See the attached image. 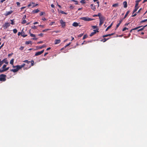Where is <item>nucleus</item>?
I'll use <instances>...</instances> for the list:
<instances>
[{
  "label": "nucleus",
  "instance_id": "obj_34",
  "mask_svg": "<svg viewBox=\"0 0 147 147\" xmlns=\"http://www.w3.org/2000/svg\"><path fill=\"white\" fill-rule=\"evenodd\" d=\"M136 5H135V7H138V5L139 3L137 2V1H136Z\"/></svg>",
  "mask_w": 147,
  "mask_h": 147
},
{
  "label": "nucleus",
  "instance_id": "obj_7",
  "mask_svg": "<svg viewBox=\"0 0 147 147\" xmlns=\"http://www.w3.org/2000/svg\"><path fill=\"white\" fill-rule=\"evenodd\" d=\"M93 31L94 32L91 33L90 35V36L91 37L92 36L94 35L95 34L96 32H99L98 30H94Z\"/></svg>",
  "mask_w": 147,
  "mask_h": 147
},
{
  "label": "nucleus",
  "instance_id": "obj_47",
  "mask_svg": "<svg viewBox=\"0 0 147 147\" xmlns=\"http://www.w3.org/2000/svg\"><path fill=\"white\" fill-rule=\"evenodd\" d=\"M16 4L18 6H20V3L19 2H16Z\"/></svg>",
  "mask_w": 147,
  "mask_h": 147
},
{
  "label": "nucleus",
  "instance_id": "obj_30",
  "mask_svg": "<svg viewBox=\"0 0 147 147\" xmlns=\"http://www.w3.org/2000/svg\"><path fill=\"white\" fill-rule=\"evenodd\" d=\"M50 30H51V29H46L45 30H42V32H45L46 31H47Z\"/></svg>",
  "mask_w": 147,
  "mask_h": 147
},
{
  "label": "nucleus",
  "instance_id": "obj_2",
  "mask_svg": "<svg viewBox=\"0 0 147 147\" xmlns=\"http://www.w3.org/2000/svg\"><path fill=\"white\" fill-rule=\"evenodd\" d=\"M80 19L86 21H89L93 20V19L88 17H83L80 18Z\"/></svg>",
  "mask_w": 147,
  "mask_h": 147
},
{
  "label": "nucleus",
  "instance_id": "obj_64",
  "mask_svg": "<svg viewBox=\"0 0 147 147\" xmlns=\"http://www.w3.org/2000/svg\"><path fill=\"white\" fill-rule=\"evenodd\" d=\"M74 8V7H73L72 5H71L70 6V8L71 9H73Z\"/></svg>",
  "mask_w": 147,
  "mask_h": 147
},
{
  "label": "nucleus",
  "instance_id": "obj_11",
  "mask_svg": "<svg viewBox=\"0 0 147 147\" xmlns=\"http://www.w3.org/2000/svg\"><path fill=\"white\" fill-rule=\"evenodd\" d=\"M39 11V10L38 9H37L33 10L32 11V13H38Z\"/></svg>",
  "mask_w": 147,
  "mask_h": 147
},
{
  "label": "nucleus",
  "instance_id": "obj_24",
  "mask_svg": "<svg viewBox=\"0 0 147 147\" xmlns=\"http://www.w3.org/2000/svg\"><path fill=\"white\" fill-rule=\"evenodd\" d=\"M24 62H25L26 63H27V64H30V61H29L28 60H25L24 61H23Z\"/></svg>",
  "mask_w": 147,
  "mask_h": 147
},
{
  "label": "nucleus",
  "instance_id": "obj_39",
  "mask_svg": "<svg viewBox=\"0 0 147 147\" xmlns=\"http://www.w3.org/2000/svg\"><path fill=\"white\" fill-rule=\"evenodd\" d=\"M38 5L37 4H35V3H34V4H32V7H35L37 6Z\"/></svg>",
  "mask_w": 147,
  "mask_h": 147
},
{
  "label": "nucleus",
  "instance_id": "obj_37",
  "mask_svg": "<svg viewBox=\"0 0 147 147\" xmlns=\"http://www.w3.org/2000/svg\"><path fill=\"white\" fill-rule=\"evenodd\" d=\"M128 28H127L126 27H124L122 30V31H125L126 30H128Z\"/></svg>",
  "mask_w": 147,
  "mask_h": 147
},
{
  "label": "nucleus",
  "instance_id": "obj_43",
  "mask_svg": "<svg viewBox=\"0 0 147 147\" xmlns=\"http://www.w3.org/2000/svg\"><path fill=\"white\" fill-rule=\"evenodd\" d=\"M6 66H7L6 65H3V67H2V68L3 69H5L6 68L5 67H6Z\"/></svg>",
  "mask_w": 147,
  "mask_h": 147
},
{
  "label": "nucleus",
  "instance_id": "obj_29",
  "mask_svg": "<svg viewBox=\"0 0 147 147\" xmlns=\"http://www.w3.org/2000/svg\"><path fill=\"white\" fill-rule=\"evenodd\" d=\"M80 2L81 3L84 4L86 3V1L85 0H81Z\"/></svg>",
  "mask_w": 147,
  "mask_h": 147
},
{
  "label": "nucleus",
  "instance_id": "obj_22",
  "mask_svg": "<svg viewBox=\"0 0 147 147\" xmlns=\"http://www.w3.org/2000/svg\"><path fill=\"white\" fill-rule=\"evenodd\" d=\"M32 4H34V3L30 2V3L28 5V7H30L31 6L32 7Z\"/></svg>",
  "mask_w": 147,
  "mask_h": 147
},
{
  "label": "nucleus",
  "instance_id": "obj_16",
  "mask_svg": "<svg viewBox=\"0 0 147 147\" xmlns=\"http://www.w3.org/2000/svg\"><path fill=\"white\" fill-rule=\"evenodd\" d=\"M78 25V23L76 22H74L72 24V26L74 27H77Z\"/></svg>",
  "mask_w": 147,
  "mask_h": 147
},
{
  "label": "nucleus",
  "instance_id": "obj_63",
  "mask_svg": "<svg viewBox=\"0 0 147 147\" xmlns=\"http://www.w3.org/2000/svg\"><path fill=\"white\" fill-rule=\"evenodd\" d=\"M60 12L61 13L64 14V12L63 11H62V10H60Z\"/></svg>",
  "mask_w": 147,
  "mask_h": 147
},
{
  "label": "nucleus",
  "instance_id": "obj_20",
  "mask_svg": "<svg viewBox=\"0 0 147 147\" xmlns=\"http://www.w3.org/2000/svg\"><path fill=\"white\" fill-rule=\"evenodd\" d=\"M30 63H31V64L30 65H29V68H30L31 66L34 65V61L33 60H32L31 61H30Z\"/></svg>",
  "mask_w": 147,
  "mask_h": 147
},
{
  "label": "nucleus",
  "instance_id": "obj_23",
  "mask_svg": "<svg viewBox=\"0 0 147 147\" xmlns=\"http://www.w3.org/2000/svg\"><path fill=\"white\" fill-rule=\"evenodd\" d=\"M118 6H119L118 3H115V4H113V5L112 6L114 7H116Z\"/></svg>",
  "mask_w": 147,
  "mask_h": 147
},
{
  "label": "nucleus",
  "instance_id": "obj_41",
  "mask_svg": "<svg viewBox=\"0 0 147 147\" xmlns=\"http://www.w3.org/2000/svg\"><path fill=\"white\" fill-rule=\"evenodd\" d=\"M124 19H123V18L122 19H120L119 21V23H120V24H121V23L122 22L123 20H124Z\"/></svg>",
  "mask_w": 147,
  "mask_h": 147
},
{
  "label": "nucleus",
  "instance_id": "obj_14",
  "mask_svg": "<svg viewBox=\"0 0 147 147\" xmlns=\"http://www.w3.org/2000/svg\"><path fill=\"white\" fill-rule=\"evenodd\" d=\"M30 30H29V34H30V36L32 37H35L36 36L35 35L31 33L30 32Z\"/></svg>",
  "mask_w": 147,
  "mask_h": 147
},
{
  "label": "nucleus",
  "instance_id": "obj_10",
  "mask_svg": "<svg viewBox=\"0 0 147 147\" xmlns=\"http://www.w3.org/2000/svg\"><path fill=\"white\" fill-rule=\"evenodd\" d=\"M91 7V9L94 11H95L96 9L95 6L93 4H92L90 5Z\"/></svg>",
  "mask_w": 147,
  "mask_h": 147
},
{
  "label": "nucleus",
  "instance_id": "obj_61",
  "mask_svg": "<svg viewBox=\"0 0 147 147\" xmlns=\"http://www.w3.org/2000/svg\"><path fill=\"white\" fill-rule=\"evenodd\" d=\"M103 23L102 22H100V23L99 24V26H100Z\"/></svg>",
  "mask_w": 147,
  "mask_h": 147
},
{
  "label": "nucleus",
  "instance_id": "obj_40",
  "mask_svg": "<svg viewBox=\"0 0 147 147\" xmlns=\"http://www.w3.org/2000/svg\"><path fill=\"white\" fill-rule=\"evenodd\" d=\"M97 16L99 17V18L101 17V14L100 13H98L97 15Z\"/></svg>",
  "mask_w": 147,
  "mask_h": 147
},
{
  "label": "nucleus",
  "instance_id": "obj_56",
  "mask_svg": "<svg viewBox=\"0 0 147 147\" xmlns=\"http://www.w3.org/2000/svg\"><path fill=\"white\" fill-rule=\"evenodd\" d=\"M120 24L119 23L116 26V28H117L119 25H120Z\"/></svg>",
  "mask_w": 147,
  "mask_h": 147
},
{
  "label": "nucleus",
  "instance_id": "obj_59",
  "mask_svg": "<svg viewBox=\"0 0 147 147\" xmlns=\"http://www.w3.org/2000/svg\"><path fill=\"white\" fill-rule=\"evenodd\" d=\"M142 8H140L139 9V10L137 12H136V13H139L140 12V11L142 10Z\"/></svg>",
  "mask_w": 147,
  "mask_h": 147
},
{
  "label": "nucleus",
  "instance_id": "obj_46",
  "mask_svg": "<svg viewBox=\"0 0 147 147\" xmlns=\"http://www.w3.org/2000/svg\"><path fill=\"white\" fill-rule=\"evenodd\" d=\"M114 34H115L114 33H112V34H108V36H111L113 35Z\"/></svg>",
  "mask_w": 147,
  "mask_h": 147
},
{
  "label": "nucleus",
  "instance_id": "obj_52",
  "mask_svg": "<svg viewBox=\"0 0 147 147\" xmlns=\"http://www.w3.org/2000/svg\"><path fill=\"white\" fill-rule=\"evenodd\" d=\"M83 35V34H80L78 36V37H82V36Z\"/></svg>",
  "mask_w": 147,
  "mask_h": 147
},
{
  "label": "nucleus",
  "instance_id": "obj_19",
  "mask_svg": "<svg viewBox=\"0 0 147 147\" xmlns=\"http://www.w3.org/2000/svg\"><path fill=\"white\" fill-rule=\"evenodd\" d=\"M147 26V25H145V26H144L142 28H141L139 29H138V30H137V31L138 32H139V31H142L144 29V28L146 27V26Z\"/></svg>",
  "mask_w": 147,
  "mask_h": 147
},
{
  "label": "nucleus",
  "instance_id": "obj_42",
  "mask_svg": "<svg viewBox=\"0 0 147 147\" xmlns=\"http://www.w3.org/2000/svg\"><path fill=\"white\" fill-rule=\"evenodd\" d=\"M147 21V19H145V20H142L141 22V23H143V22H145L146 21Z\"/></svg>",
  "mask_w": 147,
  "mask_h": 147
},
{
  "label": "nucleus",
  "instance_id": "obj_33",
  "mask_svg": "<svg viewBox=\"0 0 147 147\" xmlns=\"http://www.w3.org/2000/svg\"><path fill=\"white\" fill-rule=\"evenodd\" d=\"M109 38H104L103 40V42H105L107 40H108Z\"/></svg>",
  "mask_w": 147,
  "mask_h": 147
},
{
  "label": "nucleus",
  "instance_id": "obj_36",
  "mask_svg": "<svg viewBox=\"0 0 147 147\" xmlns=\"http://www.w3.org/2000/svg\"><path fill=\"white\" fill-rule=\"evenodd\" d=\"M31 28L34 29H35L36 28V26L34 25L32 26Z\"/></svg>",
  "mask_w": 147,
  "mask_h": 147
},
{
  "label": "nucleus",
  "instance_id": "obj_26",
  "mask_svg": "<svg viewBox=\"0 0 147 147\" xmlns=\"http://www.w3.org/2000/svg\"><path fill=\"white\" fill-rule=\"evenodd\" d=\"M13 62H14V59H12L11 60L10 62V64L13 65Z\"/></svg>",
  "mask_w": 147,
  "mask_h": 147
},
{
  "label": "nucleus",
  "instance_id": "obj_48",
  "mask_svg": "<svg viewBox=\"0 0 147 147\" xmlns=\"http://www.w3.org/2000/svg\"><path fill=\"white\" fill-rule=\"evenodd\" d=\"M5 71L4 69H0V73H2Z\"/></svg>",
  "mask_w": 147,
  "mask_h": 147
},
{
  "label": "nucleus",
  "instance_id": "obj_5",
  "mask_svg": "<svg viewBox=\"0 0 147 147\" xmlns=\"http://www.w3.org/2000/svg\"><path fill=\"white\" fill-rule=\"evenodd\" d=\"M44 50L43 49L41 51H39V52L36 53L35 54V56H36L39 55H41V54H42V53H43L44 52Z\"/></svg>",
  "mask_w": 147,
  "mask_h": 147
},
{
  "label": "nucleus",
  "instance_id": "obj_32",
  "mask_svg": "<svg viewBox=\"0 0 147 147\" xmlns=\"http://www.w3.org/2000/svg\"><path fill=\"white\" fill-rule=\"evenodd\" d=\"M87 35L86 34L84 35L82 38L83 40H84L87 37Z\"/></svg>",
  "mask_w": 147,
  "mask_h": 147
},
{
  "label": "nucleus",
  "instance_id": "obj_18",
  "mask_svg": "<svg viewBox=\"0 0 147 147\" xmlns=\"http://www.w3.org/2000/svg\"><path fill=\"white\" fill-rule=\"evenodd\" d=\"M129 13V11H128L126 13L124 17L123 18V19H125L126 17L127 16L128 14Z\"/></svg>",
  "mask_w": 147,
  "mask_h": 147
},
{
  "label": "nucleus",
  "instance_id": "obj_15",
  "mask_svg": "<svg viewBox=\"0 0 147 147\" xmlns=\"http://www.w3.org/2000/svg\"><path fill=\"white\" fill-rule=\"evenodd\" d=\"M123 4L124 5V8H126L127 7V2L126 1H125L123 3Z\"/></svg>",
  "mask_w": 147,
  "mask_h": 147
},
{
  "label": "nucleus",
  "instance_id": "obj_53",
  "mask_svg": "<svg viewBox=\"0 0 147 147\" xmlns=\"http://www.w3.org/2000/svg\"><path fill=\"white\" fill-rule=\"evenodd\" d=\"M108 36V34H106V35H104L102 36V37L103 38H105V37H107Z\"/></svg>",
  "mask_w": 147,
  "mask_h": 147
},
{
  "label": "nucleus",
  "instance_id": "obj_13",
  "mask_svg": "<svg viewBox=\"0 0 147 147\" xmlns=\"http://www.w3.org/2000/svg\"><path fill=\"white\" fill-rule=\"evenodd\" d=\"M61 42V40L60 39L56 40L55 41V44H57Z\"/></svg>",
  "mask_w": 147,
  "mask_h": 147
},
{
  "label": "nucleus",
  "instance_id": "obj_27",
  "mask_svg": "<svg viewBox=\"0 0 147 147\" xmlns=\"http://www.w3.org/2000/svg\"><path fill=\"white\" fill-rule=\"evenodd\" d=\"M46 47V46L45 45H43L42 46H41L39 47V48L40 49H42V48H43L44 47Z\"/></svg>",
  "mask_w": 147,
  "mask_h": 147
},
{
  "label": "nucleus",
  "instance_id": "obj_25",
  "mask_svg": "<svg viewBox=\"0 0 147 147\" xmlns=\"http://www.w3.org/2000/svg\"><path fill=\"white\" fill-rule=\"evenodd\" d=\"M32 42L30 41H28L26 42L25 44L26 45H28L29 44H31Z\"/></svg>",
  "mask_w": 147,
  "mask_h": 147
},
{
  "label": "nucleus",
  "instance_id": "obj_50",
  "mask_svg": "<svg viewBox=\"0 0 147 147\" xmlns=\"http://www.w3.org/2000/svg\"><path fill=\"white\" fill-rule=\"evenodd\" d=\"M9 67H7V68H6L5 69H4V70L5 71H6L9 69Z\"/></svg>",
  "mask_w": 147,
  "mask_h": 147
},
{
  "label": "nucleus",
  "instance_id": "obj_45",
  "mask_svg": "<svg viewBox=\"0 0 147 147\" xmlns=\"http://www.w3.org/2000/svg\"><path fill=\"white\" fill-rule=\"evenodd\" d=\"M111 27L109 26H108L105 30V31H107Z\"/></svg>",
  "mask_w": 147,
  "mask_h": 147
},
{
  "label": "nucleus",
  "instance_id": "obj_54",
  "mask_svg": "<svg viewBox=\"0 0 147 147\" xmlns=\"http://www.w3.org/2000/svg\"><path fill=\"white\" fill-rule=\"evenodd\" d=\"M44 13V12H41L40 13V16H42V15H43V13Z\"/></svg>",
  "mask_w": 147,
  "mask_h": 147
},
{
  "label": "nucleus",
  "instance_id": "obj_1",
  "mask_svg": "<svg viewBox=\"0 0 147 147\" xmlns=\"http://www.w3.org/2000/svg\"><path fill=\"white\" fill-rule=\"evenodd\" d=\"M25 65V63H23L21 65H17L16 66H13V68L16 67V69H11L10 70V71H12L13 73H15L17 72L20 69H21L22 67H24Z\"/></svg>",
  "mask_w": 147,
  "mask_h": 147
},
{
  "label": "nucleus",
  "instance_id": "obj_6",
  "mask_svg": "<svg viewBox=\"0 0 147 147\" xmlns=\"http://www.w3.org/2000/svg\"><path fill=\"white\" fill-rule=\"evenodd\" d=\"M100 22L104 23L105 20V18L104 16H102L101 17L99 18Z\"/></svg>",
  "mask_w": 147,
  "mask_h": 147
},
{
  "label": "nucleus",
  "instance_id": "obj_51",
  "mask_svg": "<svg viewBox=\"0 0 147 147\" xmlns=\"http://www.w3.org/2000/svg\"><path fill=\"white\" fill-rule=\"evenodd\" d=\"M86 43H87V42H86L85 41H84V42L81 44V45H83L84 44H86Z\"/></svg>",
  "mask_w": 147,
  "mask_h": 147
},
{
  "label": "nucleus",
  "instance_id": "obj_62",
  "mask_svg": "<svg viewBox=\"0 0 147 147\" xmlns=\"http://www.w3.org/2000/svg\"><path fill=\"white\" fill-rule=\"evenodd\" d=\"M137 13H136L135 14H134V15H133L132 16V17H135V16H136V15H137Z\"/></svg>",
  "mask_w": 147,
  "mask_h": 147
},
{
  "label": "nucleus",
  "instance_id": "obj_28",
  "mask_svg": "<svg viewBox=\"0 0 147 147\" xmlns=\"http://www.w3.org/2000/svg\"><path fill=\"white\" fill-rule=\"evenodd\" d=\"M141 27V26H139L136 27L135 28H134L133 29V30H138V28H140Z\"/></svg>",
  "mask_w": 147,
  "mask_h": 147
},
{
  "label": "nucleus",
  "instance_id": "obj_3",
  "mask_svg": "<svg viewBox=\"0 0 147 147\" xmlns=\"http://www.w3.org/2000/svg\"><path fill=\"white\" fill-rule=\"evenodd\" d=\"M6 75L3 74L0 75V81H1L4 82L6 81Z\"/></svg>",
  "mask_w": 147,
  "mask_h": 147
},
{
  "label": "nucleus",
  "instance_id": "obj_12",
  "mask_svg": "<svg viewBox=\"0 0 147 147\" xmlns=\"http://www.w3.org/2000/svg\"><path fill=\"white\" fill-rule=\"evenodd\" d=\"M60 22L61 24L62 27L64 28V22L62 20H60Z\"/></svg>",
  "mask_w": 147,
  "mask_h": 147
},
{
  "label": "nucleus",
  "instance_id": "obj_17",
  "mask_svg": "<svg viewBox=\"0 0 147 147\" xmlns=\"http://www.w3.org/2000/svg\"><path fill=\"white\" fill-rule=\"evenodd\" d=\"M27 34H25L24 32L23 31L22 32V34L21 36H23V37H25L27 36Z\"/></svg>",
  "mask_w": 147,
  "mask_h": 147
},
{
  "label": "nucleus",
  "instance_id": "obj_58",
  "mask_svg": "<svg viewBox=\"0 0 147 147\" xmlns=\"http://www.w3.org/2000/svg\"><path fill=\"white\" fill-rule=\"evenodd\" d=\"M22 34V32H19L18 33V36H20V35H21Z\"/></svg>",
  "mask_w": 147,
  "mask_h": 147
},
{
  "label": "nucleus",
  "instance_id": "obj_9",
  "mask_svg": "<svg viewBox=\"0 0 147 147\" xmlns=\"http://www.w3.org/2000/svg\"><path fill=\"white\" fill-rule=\"evenodd\" d=\"M2 62L3 64V63H5L6 64H8V62L7 61V58H5L3 60H2Z\"/></svg>",
  "mask_w": 147,
  "mask_h": 147
},
{
  "label": "nucleus",
  "instance_id": "obj_38",
  "mask_svg": "<svg viewBox=\"0 0 147 147\" xmlns=\"http://www.w3.org/2000/svg\"><path fill=\"white\" fill-rule=\"evenodd\" d=\"M26 23V20H24L22 22V24H25Z\"/></svg>",
  "mask_w": 147,
  "mask_h": 147
},
{
  "label": "nucleus",
  "instance_id": "obj_49",
  "mask_svg": "<svg viewBox=\"0 0 147 147\" xmlns=\"http://www.w3.org/2000/svg\"><path fill=\"white\" fill-rule=\"evenodd\" d=\"M24 47H21L19 49L21 50H23L24 49Z\"/></svg>",
  "mask_w": 147,
  "mask_h": 147
},
{
  "label": "nucleus",
  "instance_id": "obj_8",
  "mask_svg": "<svg viewBox=\"0 0 147 147\" xmlns=\"http://www.w3.org/2000/svg\"><path fill=\"white\" fill-rule=\"evenodd\" d=\"M13 12V11L11 10L10 11H7L5 14V15L6 16H8L9 15L11 14Z\"/></svg>",
  "mask_w": 147,
  "mask_h": 147
},
{
  "label": "nucleus",
  "instance_id": "obj_35",
  "mask_svg": "<svg viewBox=\"0 0 147 147\" xmlns=\"http://www.w3.org/2000/svg\"><path fill=\"white\" fill-rule=\"evenodd\" d=\"M72 1H73L75 2V4H76V5L78 4V3L77 1H76L75 0H72Z\"/></svg>",
  "mask_w": 147,
  "mask_h": 147
},
{
  "label": "nucleus",
  "instance_id": "obj_55",
  "mask_svg": "<svg viewBox=\"0 0 147 147\" xmlns=\"http://www.w3.org/2000/svg\"><path fill=\"white\" fill-rule=\"evenodd\" d=\"M92 27L93 29H95V28H97V26H92Z\"/></svg>",
  "mask_w": 147,
  "mask_h": 147
},
{
  "label": "nucleus",
  "instance_id": "obj_57",
  "mask_svg": "<svg viewBox=\"0 0 147 147\" xmlns=\"http://www.w3.org/2000/svg\"><path fill=\"white\" fill-rule=\"evenodd\" d=\"M32 39L34 40H37L38 39V38H35L34 37Z\"/></svg>",
  "mask_w": 147,
  "mask_h": 147
},
{
  "label": "nucleus",
  "instance_id": "obj_4",
  "mask_svg": "<svg viewBox=\"0 0 147 147\" xmlns=\"http://www.w3.org/2000/svg\"><path fill=\"white\" fill-rule=\"evenodd\" d=\"M10 26V24L8 22H6L3 25V27L5 28H7Z\"/></svg>",
  "mask_w": 147,
  "mask_h": 147
},
{
  "label": "nucleus",
  "instance_id": "obj_21",
  "mask_svg": "<svg viewBox=\"0 0 147 147\" xmlns=\"http://www.w3.org/2000/svg\"><path fill=\"white\" fill-rule=\"evenodd\" d=\"M138 7H135V9H134V10H133V13H134V12H136L137 11V10L138 9Z\"/></svg>",
  "mask_w": 147,
  "mask_h": 147
},
{
  "label": "nucleus",
  "instance_id": "obj_60",
  "mask_svg": "<svg viewBox=\"0 0 147 147\" xmlns=\"http://www.w3.org/2000/svg\"><path fill=\"white\" fill-rule=\"evenodd\" d=\"M43 33H40V34H38V36H43Z\"/></svg>",
  "mask_w": 147,
  "mask_h": 147
},
{
  "label": "nucleus",
  "instance_id": "obj_31",
  "mask_svg": "<svg viewBox=\"0 0 147 147\" xmlns=\"http://www.w3.org/2000/svg\"><path fill=\"white\" fill-rule=\"evenodd\" d=\"M13 32L16 34L17 32V30L16 29H14L13 30Z\"/></svg>",
  "mask_w": 147,
  "mask_h": 147
},
{
  "label": "nucleus",
  "instance_id": "obj_44",
  "mask_svg": "<svg viewBox=\"0 0 147 147\" xmlns=\"http://www.w3.org/2000/svg\"><path fill=\"white\" fill-rule=\"evenodd\" d=\"M2 64H3L2 62L1 59H0V67L2 66Z\"/></svg>",
  "mask_w": 147,
  "mask_h": 147
}]
</instances>
